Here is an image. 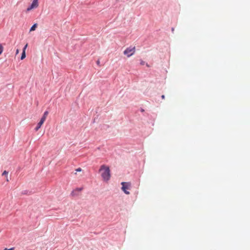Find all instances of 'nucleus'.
Here are the masks:
<instances>
[{
    "label": "nucleus",
    "mask_w": 250,
    "mask_h": 250,
    "mask_svg": "<svg viewBox=\"0 0 250 250\" xmlns=\"http://www.w3.org/2000/svg\"><path fill=\"white\" fill-rule=\"evenodd\" d=\"M19 52V49H17L16 50V55H17Z\"/></svg>",
    "instance_id": "nucleus-17"
},
{
    "label": "nucleus",
    "mask_w": 250,
    "mask_h": 250,
    "mask_svg": "<svg viewBox=\"0 0 250 250\" xmlns=\"http://www.w3.org/2000/svg\"><path fill=\"white\" fill-rule=\"evenodd\" d=\"M31 192L30 191H29L28 190H23L21 192L22 194H26V195H27V194H29Z\"/></svg>",
    "instance_id": "nucleus-10"
},
{
    "label": "nucleus",
    "mask_w": 250,
    "mask_h": 250,
    "mask_svg": "<svg viewBox=\"0 0 250 250\" xmlns=\"http://www.w3.org/2000/svg\"><path fill=\"white\" fill-rule=\"evenodd\" d=\"M27 46V44H26L25 45H24V46L23 47V48L22 49V50H24V51H25Z\"/></svg>",
    "instance_id": "nucleus-15"
},
{
    "label": "nucleus",
    "mask_w": 250,
    "mask_h": 250,
    "mask_svg": "<svg viewBox=\"0 0 250 250\" xmlns=\"http://www.w3.org/2000/svg\"><path fill=\"white\" fill-rule=\"evenodd\" d=\"M8 173V171H7L6 170H4V171L3 172V173H2V176H6V179H7V181H8V179H7V177Z\"/></svg>",
    "instance_id": "nucleus-11"
},
{
    "label": "nucleus",
    "mask_w": 250,
    "mask_h": 250,
    "mask_svg": "<svg viewBox=\"0 0 250 250\" xmlns=\"http://www.w3.org/2000/svg\"><path fill=\"white\" fill-rule=\"evenodd\" d=\"M100 170H104L101 176L104 181H108L111 177L109 167L103 165L101 166Z\"/></svg>",
    "instance_id": "nucleus-1"
},
{
    "label": "nucleus",
    "mask_w": 250,
    "mask_h": 250,
    "mask_svg": "<svg viewBox=\"0 0 250 250\" xmlns=\"http://www.w3.org/2000/svg\"><path fill=\"white\" fill-rule=\"evenodd\" d=\"M26 57V53L24 50H22L21 56V60H22L25 59Z\"/></svg>",
    "instance_id": "nucleus-8"
},
{
    "label": "nucleus",
    "mask_w": 250,
    "mask_h": 250,
    "mask_svg": "<svg viewBox=\"0 0 250 250\" xmlns=\"http://www.w3.org/2000/svg\"><path fill=\"white\" fill-rule=\"evenodd\" d=\"M144 111H145V110H144V109L141 108V112H144Z\"/></svg>",
    "instance_id": "nucleus-21"
},
{
    "label": "nucleus",
    "mask_w": 250,
    "mask_h": 250,
    "mask_svg": "<svg viewBox=\"0 0 250 250\" xmlns=\"http://www.w3.org/2000/svg\"><path fill=\"white\" fill-rule=\"evenodd\" d=\"M39 5L38 0H33L31 4L27 8V11H29L33 9L37 8Z\"/></svg>",
    "instance_id": "nucleus-4"
},
{
    "label": "nucleus",
    "mask_w": 250,
    "mask_h": 250,
    "mask_svg": "<svg viewBox=\"0 0 250 250\" xmlns=\"http://www.w3.org/2000/svg\"><path fill=\"white\" fill-rule=\"evenodd\" d=\"M161 98H162V99H165V95H162L161 96Z\"/></svg>",
    "instance_id": "nucleus-18"
},
{
    "label": "nucleus",
    "mask_w": 250,
    "mask_h": 250,
    "mask_svg": "<svg viewBox=\"0 0 250 250\" xmlns=\"http://www.w3.org/2000/svg\"><path fill=\"white\" fill-rule=\"evenodd\" d=\"M45 120L43 119V118H41L40 121L37 124V126L34 129L36 131H38L41 128V126L42 125Z\"/></svg>",
    "instance_id": "nucleus-5"
},
{
    "label": "nucleus",
    "mask_w": 250,
    "mask_h": 250,
    "mask_svg": "<svg viewBox=\"0 0 250 250\" xmlns=\"http://www.w3.org/2000/svg\"><path fill=\"white\" fill-rule=\"evenodd\" d=\"M38 24L37 23H34L32 25V26L31 27L30 29V31H33L36 30V28L37 27Z\"/></svg>",
    "instance_id": "nucleus-7"
},
{
    "label": "nucleus",
    "mask_w": 250,
    "mask_h": 250,
    "mask_svg": "<svg viewBox=\"0 0 250 250\" xmlns=\"http://www.w3.org/2000/svg\"><path fill=\"white\" fill-rule=\"evenodd\" d=\"M15 250V248L12 247L10 249L5 248L3 250Z\"/></svg>",
    "instance_id": "nucleus-13"
},
{
    "label": "nucleus",
    "mask_w": 250,
    "mask_h": 250,
    "mask_svg": "<svg viewBox=\"0 0 250 250\" xmlns=\"http://www.w3.org/2000/svg\"><path fill=\"white\" fill-rule=\"evenodd\" d=\"M48 114V111H45L43 113V114L42 116V118H43V119L45 120L46 118V116H47Z\"/></svg>",
    "instance_id": "nucleus-9"
},
{
    "label": "nucleus",
    "mask_w": 250,
    "mask_h": 250,
    "mask_svg": "<svg viewBox=\"0 0 250 250\" xmlns=\"http://www.w3.org/2000/svg\"><path fill=\"white\" fill-rule=\"evenodd\" d=\"M83 190V188H77L75 189L72 191L71 195L72 196H77L78 193Z\"/></svg>",
    "instance_id": "nucleus-6"
},
{
    "label": "nucleus",
    "mask_w": 250,
    "mask_h": 250,
    "mask_svg": "<svg viewBox=\"0 0 250 250\" xmlns=\"http://www.w3.org/2000/svg\"><path fill=\"white\" fill-rule=\"evenodd\" d=\"M76 171L80 172L82 171V169L80 167H79L76 169Z\"/></svg>",
    "instance_id": "nucleus-14"
},
{
    "label": "nucleus",
    "mask_w": 250,
    "mask_h": 250,
    "mask_svg": "<svg viewBox=\"0 0 250 250\" xmlns=\"http://www.w3.org/2000/svg\"><path fill=\"white\" fill-rule=\"evenodd\" d=\"M121 189L126 194H129L130 192L127 191V189H129L131 187V183L130 182H122L121 183Z\"/></svg>",
    "instance_id": "nucleus-2"
},
{
    "label": "nucleus",
    "mask_w": 250,
    "mask_h": 250,
    "mask_svg": "<svg viewBox=\"0 0 250 250\" xmlns=\"http://www.w3.org/2000/svg\"><path fill=\"white\" fill-rule=\"evenodd\" d=\"M3 47L1 44H0V55L1 54V53L3 52Z\"/></svg>",
    "instance_id": "nucleus-12"
},
{
    "label": "nucleus",
    "mask_w": 250,
    "mask_h": 250,
    "mask_svg": "<svg viewBox=\"0 0 250 250\" xmlns=\"http://www.w3.org/2000/svg\"><path fill=\"white\" fill-rule=\"evenodd\" d=\"M95 122V119H94V121H93V122Z\"/></svg>",
    "instance_id": "nucleus-22"
},
{
    "label": "nucleus",
    "mask_w": 250,
    "mask_h": 250,
    "mask_svg": "<svg viewBox=\"0 0 250 250\" xmlns=\"http://www.w3.org/2000/svg\"><path fill=\"white\" fill-rule=\"evenodd\" d=\"M97 63L98 64H99L100 63V61H99V60H98V61H97Z\"/></svg>",
    "instance_id": "nucleus-20"
},
{
    "label": "nucleus",
    "mask_w": 250,
    "mask_h": 250,
    "mask_svg": "<svg viewBox=\"0 0 250 250\" xmlns=\"http://www.w3.org/2000/svg\"><path fill=\"white\" fill-rule=\"evenodd\" d=\"M145 62L144 61H143L141 60V62H140V64H141V65H144V64H145Z\"/></svg>",
    "instance_id": "nucleus-16"
},
{
    "label": "nucleus",
    "mask_w": 250,
    "mask_h": 250,
    "mask_svg": "<svg viewBox=\"0 0 250 250\" xmlns=\"http://www.w3.org/2000/svg\"><path fill=\"white\" fill-rule=\"evenodd\" d=\"M135 52V47H132L130 46L126 48L124 51V54L126 55L127 57H130L133 55Z\"/></svg>",
    "instance_id": "nucleus-3"
},
{
    "label": "nucleus",
    "mask_w": 250,
    "mask_h": 250,
    "mask_svg": "<svg viewBox=\"0 0 250 250\" xmlns=\"http://www.w3.org/2000/svg\"><path fill=\"white\" fill-rule=\"evenodd\" d=\"M174 30V28L173 27H172V28H171V31H172V32H173Z\"/></svg>",
    "instance_id": "nucleus-19"
}]
</instances>
